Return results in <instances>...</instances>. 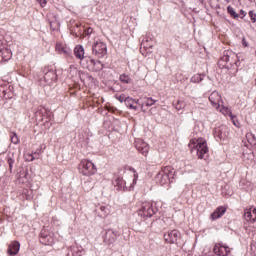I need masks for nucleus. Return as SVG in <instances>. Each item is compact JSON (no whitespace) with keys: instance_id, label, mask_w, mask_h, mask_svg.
Instances as JSON below:
<instances>
[{"instance_id":"nucleus-16","label":"nucleus","mask_w":256,"mask_h":256,"mask_svg":"<svg viewBox=\"0 0 256 256\" xmlns=\"http://www.w3.org/2000/svg\"><path fill=\"white\" fill-rule=\"evenodd\" d=\"M244 219L247 223H255L256 221V208L250 207L244 210Z\"/></svg>"},{"instance_id":"nucleus-43","label":"nucleus","mask_w":256,"mask_h":256,"mask_svg":"<svg viewBox=\"0 0 256 256\" xmlns=\"http://www.w3.org/2000/svg\"><path fill=\"white\" fill-rule=\"evenodd\" d=\"M134 104L135 105H140V107H141V102L139 101V99L138 100L134 99Z\"/></svg>"},{"instance_id":"nucleus-25","label":"nucleus","mask_w":256,"mask_h":256,"mask_svg":"<svg viewBox=\"0 0 256 256\" xmlns=\"http://www.w3.org/2000/svg\"><path fill=\"white\" fill-rule=\"evenodd\" d=\"M89 63L92 66V71H103V63H101V61L90 59Z\"/></svg>"},{"instance_id":"nucleus-28","label":"nucleus","mask_w":256,"mask_h":256,"mask_svg":"<svg viewBox=\"0 0 256 256\" xmlns=\"http://www.w3.org/2000/svg\"><path fill=\"white\" fill-rule=\"evenodd\" d=\"M66 256H81V252L77 247L71 246L70 248H68V253Z\"/></svg>"},{"instance_id":"nucleus-17","label":"nucleus","mask_w":256,"mask_h":256,"mask_svg":"<svg viewBox=\"0 0 256 256\" xmlns=\"http://www.w3.org/2000/svg\"><path fill=\"white\" fill-rule=\"evenodd\" d=\"M20 249L21 243H19V241H12L8 246L7 253L8 255L15 256L17 253H19Z\"/></svg>"},{"instance_id":"nucleus-27","label":"nucleus","mask_w":256,"mask_h":256,"mask_svg":"<svg viewBox=\"0 0 256 256\" xmlns=\"http://www.w3.org/2000/svg\"><path fill=\"white\" fill-rule=\"evenodd\" d=\"M99 216L100 217H107V215H109L110 211H109V206H105V205H100L97 209Z\"/></svg>"},{"instance_id":"nucleus-37","label":"nucleus","mask_w":256,"mask_h":256,"mask_svg":"<svg viewBox=\"0 0 256 256\" xmlns=\"http://www.w3.org/2000/svg\"><path fill=\"white\" fill-rule=\"evenodd\" d=\"M138 178H139V176L137 174H134L133 182L130 185V189H133L135 187V185H137V179Z\"/></svg>"},{"instance_id":"nucleus-21","label":"nucleus","mask_w":256,"mask_h":256,"mask_svg":"<svg viewBox=\"0 0 256 256\" xmlns=\"http://www.w3.org/2000/svg\"><path fill=\"white\" fill-rule=\"evenodd\" d=\"M154 103H157V100L151 97H145L143 99V102L141 103V110L143 111V113L147 112V110L145 109L146 107H153Z\"/></svg>"},{"instance_id":"nucleus-22","label":"nucleus","mask_w":256,"mask_h":256,"mask_svg":"<svg viewBox=\"0 0 256 256\" xmlns=\"http://www.w3.org/2000/svg\"><path fill=\"white\" fill-rule=\"evenodd\" d=\"M115 187H117L118 191H125L127 189V182L123 180V177H117L114 181Z\"/></svg>"},{"instance_id":"nucleus-30","label":"nucleus","mask_w":256,"mask_h":256,"mask_svg":"<svg viewBox=\"0 0 256 256\" xmlns=\"http://www.w3.org/2000/svg\"><path fill=\"white\" fill-rule=\"evenodd\" d=\"M246 139H247L248 143H250L251 145H256V137L254 136L253 133L248 132L246 134Z\"/></svg>"},{"instance_id":"nucleus-26","label":"nucleus","mask_w":256,"mask_h":256,"mask_svg":"<svg viewBox=\"0 0 256 256\" xmlns=\"http://www.w3.org/2000/svg\"><path fill=\"white\" fill-rule=\"evenodd\" d=\"M125 105L128 109H131L132 111H137L139 109V107L135 104V99L131 97L126 98Z\"/></svg>"},{"instance_id":"nucleus-19","label":"nucleus","mask_w":256,"mask_h":256,"mask_svg":"<svg viewBox=\"0 0 256 256\" xmlns=\"http://www.w3.org/2000/svg\"><path fill=\"white\" fill-rule=\"evenodd\" d=\"M221 113L223 115H228L231 118V121L235 127H241V123L239 122V120H237V116L233 115V113L231 112V109L223 108L221 109Z\"/></svg>"},{"instance_id":"nucleus-12","label":"nucleus","mask_w":256,"mask_h":256,"mask_svg":"<svg viewBox=\"0 0 256 256\" xmlns=\"http://www.w3.org/2000/svg\"><path fill=\"white\" fill-rule=\"evenodd\" d=\"M135 147L137 151L141 153V155H144V157H147V153H149V144H147V142L138 138L135 140Z\"/></svg>"},{"instance_id":"nucleus-44","label":"nucleus","mask_w":256,"mask_h":256,"mask_svg":"<svg viewBox=\"0 0 256 256\" xmlns=\"http://www.w3.org/2000/svg\"><path fill=\"white\" fill-rule=\"evenodd\" d=\"M243 45L244 47H247V42H245V39H243Z\"/></svg>"},{"instance_id":"nucleus-8","label":"nucleus","mask_w":256,"mask_h":256,"mask_svg":"<svg viewBox=\"0 0 256 256\" xmlns=\"http://www.w3.org/2000/svg\"><path fill=\"white\" fill-rule=\"evenodd\" d=\"M213 135L216 141H225L229 137V127L227 125H220L214 129Z\"/></svg>"},{"instance_id":"nucleus-9","label":"nucleus","mask_w":256,"mask_h":256,"mask_svg":"<svg viewBox=\"0 0 256 256\" xmlns=\"http://www.w3.org/2000/svg\"><path fill=\"white\" fill-rule=\"evenodd\" d=\"M68 28L74 37H81L83 35V26L80 22L71 19L68 23Z\"/></svg>"},{"instance_id":"nucleus-29","label":"nucleus","mask_w":256,"mask_h":256,"mask_svg":"<svg viewBox=\"0 0 256 256\" xmlns=\"http://www.w3.org/2000/svg\"><path fill=\"white\" fill-rule=\"evenodd\" d=\"M121 83H124L125 85H129L131 83H133V79H131V77L127 74H121L119 77Z\"/></svg>"},{"instance_id":"nucleus-31","label":"nucleus","mask_w":256,"mask_h":256,"mask_svg":"<svg viewBox=\"0 0 256 256\" xmlns=\"http://www.w3.org/2000/svg\"><path fill=\"white\" fill-rule=\"evenodd\" d=\"M203 77L201 74H195L191 77L190 81L191 83H201L203 81Z\"/></svg>"},{"instance_id":"nucleus-20","label":"nucleus","mask_w":256,"mask_h":256,"mask_svg":"<svg viewBox=\"0 0 256 256\" xmlns=\"http://www.w3.org/2000/svg\"><path fill=\"white\" fill-rule=\"evenodd\" d=\"M227 211V208L220 206L218 207L212 214H211V219L213 221H216V219H221V217H223V215H225Z\"/></svg>"},{"instance_id":"nucleus-33","label":"nucleus","mask_w":256,"mask_h":256,"mask_svg":"<svg viewBox=\"0 0 256 256\" xmlns=\"http://www.w3.org/2000/svg\"><path fill=\"white\" fill-rule=\"evenodd\" d=\"M7 163L9 165L10 171H12L13 170V164L15 163V160L13 159V157H11V155H8Z\"/></svg>"},{"instance_id":"nucleus-18","label":"nucleus","mask_w":256,"mask_h":256,"mask_svg":"<svg viewBox=\"0 0 256 256\" xmlns=\"http://www.w3.org/2000/svg\"><path fill=\"white\" fill-rule=\"evenodd\" d=\"M11 59V51L3 47V42L0 40V61H9Z\"/></svg>"},{"instance_id":"nucleus-46","label":"nucleus","mask_w":256,"mask_h":256,"mask_svg":"<svg viewBox=\"0 0 256 256\" xmlns=\"http://www.w3.org/2000/svg\"><path fill=\"white\" fill-rule=\"evenodd\" d=\"M50 27H53V22H50Z\"/></svg>"},{"instance_id":"nucleus-41","label":"nucleus","mask_w":256,"mask_h":256,"mask_svg":"<svg viewBox=\"0 0 256 256\" xmlns=\"http://www.w3.org/2000/svg\"><path fill=\"white\" fill-rule=\"evenodd\" d=\"M176 109H177V111H181V109H183V106H181V102H178Z\"/></svg>"},{"instance_id":"nucleus-15","label":"nucleus","mask_w":256,"mask_h":256,"mask_svg":"<svg viewBox=\"0 0 256 256\" xmlns=\"http://www.w3.org/2000/svg\"><path fill=\"white\" fill-rule=\"evenodd\" d=\"M214 253L215 255H219V256H227L229 255V253H231V248H229V246L225 245V244H216L214 246Z\"/></svg>"},{"instance_id":"nucleus-4","label":"nucleus","mask_w":256,"mask_h":256,"mask_svg":"<svg viewBox=\"0 0 256 256\" xmlns=\"http://www.w3.org/2000/svg\"><path fill=\"white\" fill-rule=\"evenodd\" d=\"M154 213H157V208H154L151 202H143L141 208L138 210L139 217H143L144 219L153 217Z\"/></svg>"},{"instance_id":"nucleus-38","label":"nucleus","mask_w":256,"mask_h":256,"mask_svg":"<svg viewBox=\"0 0 256 256\" xmlns=\"http://www.w3.org/2000/svg\"><path fill=\"white\" fill-rule=\"evenodd\" d=\"M93 33V28L89 27L88 29L85 30V27L83 28V34L85 35H91Z\"/></svg>"},{"instance_id":"nucleus-3","label":"nucleus","mask_w":256,"mask_h":256,"mask_svg":"<svg viewBox=\"0 0 256 256\" xmlns=\"http://www.w3.org/2000/svg\"><path fill=\"white\" fill-rule=\"evenodd\" d=\"M79 171L82 175L89 177L91 175H95L97 173V168L95 164L89 160H82L79 164Z\"/></svg>"},{"instance_id":"nucleus-7","label":"nucleus","mask_w":256,"mask_h":256,"mask_svg":"<svg viewBox=\"0 0 256 256\" xmlns=\"http://www.w3.org/2000/svg\"><path fill=\"white\" fill-rule=\"evenodd\" d=\"M92 53L98 58L105 57L107 55V44L96 41L92 46Z\"/></svg>"},{"instance_id":"nucleus-39","label":"nucleus","mask_w":256,"mask_h":256,"mask_svg":"<svg viewBox=\"0 0 256 256\" xmlns=\"http://www.w3.org/2000/svg\"><path fill=\"white\" fill-rule=\"evenodd\" d=\"M40 7H45L47 5V0H36Z\"/></svg>"},{"instance_id":"nucleus-23","label":"nucleus","mask_w":256,"mask_h":256,"mask_svg":"<svg viewBox=\"0 0 256 256\" xmlns=\"http://www.w3.org/2000/svg\"><path fill=\"white\" fill-rule=\"evenodd\" d=\"M74 55L76 59H80V61L85 59V49L81 45H77L74 48Z\"/></svg>"},{"instance_id":"nucleus-24","label":"nucleus","mask_w":256,"mask_h":256,"mask_svg":"<svg viewBox=\"0 0 256 256\" xmlns=\"http://www.w3.org/2000/svg\"><path fill=\"white\" fill-rule=\"evenodd\" d=\"M56 51L60 55H69L71 53V50L67 48L63 43H56Z\"/></svg>"},{"instance_id":"nucleus-13","label":"nucleus","mask_w":256,"mask_h":256,"mask_svg":"<svg viewBox=\"0 0 256 256\" xmlns=\"http://www.w3.org/2000/svg\"><path fill=\"white\" fill-rule=\"evenodd\" d=\"M40 243H42V245H53V243H55V238L53 237V234L42 230L40 233Z\"/></svg>"},{"instance_id":"nucleus-11","label":"nucleus","mask_w":256,"mask_h":256,"mask_svg":"<svg viewBox=\"0 0 256 256\" xmlns=\"http://www.w3.org/2000/svg\"><path fill=\"white\" fill-rule=\"evenodd\" d=\"M44 73V81L47 83V85H53L55 81H57V73L55 70L45 67L43 70Z\"/></svg>"},{"instance_id":"nucleus-2","label":"nucleus","mask_w":256,"mask_h":256,"mask_svg":"<svg viewBox=\"0 0 256 256\" xmlns=\"http://www.w3.org/2000/svg\"><path fill=\"white\" fill-rule=\"evenodd\" d=\"M175 177V169L171 166H166L159 171L155 177L156 183L158 185H167L168 183H173Z\"/></svg>"},{"instance_id":"nucleus-40","label":"nucleus","mask_w":256,"mask_h":256,"mask_svg":"<svg viewBox=\"0 0 256 256\" xmlns=\"http://www.w3.org/2000/svg\"><path fill=\"white\" fill-rule=\"evenodd\" d=\"M228 13H230V15H235L236 13H235V9H233V7H231V6H228Z\"/></svg>"},{"instance_id":"nucleus-1","label":"nucleus","mask_w":256,"mask_h":256,"mask_svg":"<svg viewBox=\"0 0 256 256\" xmlns=\"http://www.w3.org/2000/svg\"><path fill=\"white\" fill-rule=\"evenodd\" d=\"M188 147L192 153H196L198 159H207L209 148L207 147V140H205V138L191 139Z\"/></svg>"},{"instance_id":"nucleus-5","label":"nucleus","mask_w":256,"mask_h":256,"mask_svg":"<svg viewBox=\"0 0 256 256\" xmlns=\"http://www.w3.org/2000/svg\"><path fill=\"white\" fill-rule=\"evenodd\" d=\"M209 101H210L211 105L214 107V109H217V111H220V113H221V109L228 108L223 105V100L221 99V94H219V92H217V91H214L210 94Z\"/></svg>"},{"instance_id":"nucleus-42","label":"nucleus","mask_w":256,"mask_h":256,"mask_svg":"<svg viewBox=\"0 0 256 256\" xmlns=\"http://www.w3.org/2000/svg\"><path fill=\"white\" fill-rule=\"evenodd\" d=\"M181 77H183V74H177V75H176L177 81H181Z\"/></svg>"},{"instance_id":"nucleus-10","label":"nucleus","mask_w":256,"mask_h":256,"mask_svg":"<svg viewBox=\"0 0 256 256\" xmlns=\"http://www.w3.org/2000/svg\"><path fill=\"white\" fill-rule=\"evenodd\" d=\"M180 237H181V232H179V230H176V229L169 230L168 232L164 233V240L166 243H169L170 245L177 243Z\"/></svg>"},{"instance_id":"nucleus-14","label":"nucleus","mask_w":256,"mask_h":256,"mask_svg":"<svg viewBox=\"0 0 256 256\" xmlns=\"http://www.w3.org/2000/svg\"><path fill=\"white\" fill-rule=\"evenodd\" d=\"M151 49H153V39L147 36L143 37L140 44L141 53H143V51H147V53H152Z\"/></svg>"},{"instance_id":"nucleus-6","label":"nucleus","mask_w":256,"mask_h":256,"mask_svg":"<svg viewBox=\"0 0 256 256\" xmlns=\"http://www.w3.org/2000/svg\"><path fill=\"white\" fill-rule=\"evenodd\" d=\"M119 235V231L108 229L102 232V239L106 245H113V242L117 241V237H119Z\"/></svg>"},{"instance_id":"nucleus-32","label":"nucleus","mask_w":256,"mask_h":256,"mask_svg":"<svg viewBox=\"0 0 256 256\" xmlns=\"http://www.w3.org/2000/svg\"><path fill=\"white\" fill-rule=\"evenodd\" d=\"M10 139L11 143H13L14 145H17L19 143V136H17V133L15 132L10 133Z\"/></svg>"},{"instance_id":"nucleus-34","label":"nucleus","mask_w":256,"mask_h":256,"mask_svg":"<svg viewBox=\"0 0 256 256\" xmlns=\"http://www.w3.org/2000/svg\"><path fill=\"white\" fill-rule=\"evenodd\" d=\"M116 99L120 102V103H125V101H127V97H125V94H121L119 96H116Z\"/></svg>"},{"instance_id":"nucleus-35","label":"nucleus","mask_w":256,"mask_h":256,"mask_svg":"<svg viewBox=\"0 0 256 256\" xmlns=\"http://www.w3.org/2000/svg\"><path fill=\"white\" fill-rule=\"evenodd\" d=\"M249 17L252 21V23H256V13L254 11H249Z\"/></svg>"},{"instance_id":"nucleus-45","label":"nucleus","mask_w":256,"mask_h":256,"mask_svg":"<svg viewBox=\"0 0 256 256\" xmlns=\"http://www.w3.org/2000/svg\"><path fill=\"white\" fill-rule=\"evenodd\" d=\"M224 60H225V61H229V57L225 56V57H224Z\"/></svg>"},{"instance_id":"nucleus-36","label":"nucleus","mask_w":256,"mask_h":256,"mask_svg":"<svg viewBox=\"0 0 256 256\" xmlns=\"http://www.w3.org/2000/svg\"><path fill=\"white\" fill-rule=\"evenodd\" d=\"M40 155H41V153H37V152H35L34 154L29 155L30 161H35V159H39Z\"/></svg>"}]
</instances>
